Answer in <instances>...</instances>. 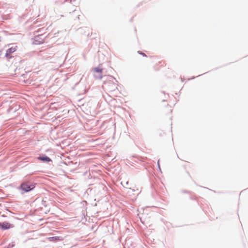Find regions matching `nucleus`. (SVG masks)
<instances>
[{"instance_id": "2", "label": "nucleus", "mask_w": 248, "mask_h": 248, "mask_svg": "<svg viewBox=\"0 0 248 248\" xmlns=\"http://www.w3.org/2000/svg\"><path fill=\"white\" fill-rule=\"evenodd\" d=\"M14 227V225L8 222H0V230H5Z\"/></svg>"}, {"instance_id": "4", "label": "nucleus", "mask_w": 248, "mask_h": 248, "mask_svg": "<svg viewBox=\"0 0 248 248\" xmlns=\"http://www.w3.org/2000/svg\"><path fill=\"white\" fill-rule=\"evenodd\" d=\"M166 65L165 62L164 61L160 59H157L155 63V67L156 69H159L160 67H163Z\"/></svg>"}, {"instance_id": "10", "label": "nucleus", "mask_w": 248, "mask_h": 248, "mask_svg": "<svg viewBox=\"0 0 248 248\" xmlns=\"http://www.w3.org/2000/svg\"><path fill=\"white\" fill-rule=\"evenodd\" d=\"M138 52L140 54L142 55L143 56L146 57V55L145 53H142V52Z\"/></svg>"}, {"instance_id": "1", "label": "nucleus", "mask_w": 248, "mask_h": 248, "mask_svg": "<svg viewBox=\"0 0 248 248\" xmlns=\"http://www.w3.org/2000/svg\"><path fill=\"white\" fill-rule=\"evenodd\" d=\"M21 189L25 192H28L35 187V186L30 183H24L21 185Z\"/></svg>"}, {"instance_id": "6", "label": "nucleus", "mask_w": 248, "mask_h": 248, "mask_svg": "<svg viewBox=\"0 0 248 248\" xmlns=\"http://www.w3.org/2000/svg\"><path fill=\"white\" fill-rule=\"evenodd\" d=\"M47 239L50 242H54L61 241L63 240V239L60 236L50 237H48L47 238Z\"/></svg>"}, {"instance_id": "8", "label": "nucleus", "mask_w": 248, "mask_h": 248, "mask_svg": "<svg viewBox=\"0 0 248 248\" xmlns=\"http://www.w3.org/2000/svg\"><path fill=\"white\" fill-rule=\"evenodd\" d=\"M38 159L39 160H42L43 161H46V162H50L51 160L49 157L46 156H43V157H41V156L38 157Z\"/></svg>"}, {"instance_id": "9", "label": "nucleus", "mask_w": 248, "mask_h": 248, "mask_svg": "<svg viewBox=\"0 0 248 248\" xmlns=\"http://www.w3.org/2000/svg\"><path fill=\"white\" fill-rule=\"evenodd\" d=\"M129 189H130V190H131L132 191H134V192L136 191V192H137L138 193H139L140 191V188L136 185L134 186H133L132 187H130Z\"/></svg>"}, {"instance_id": "3", "label": "nucleus", "mask_w": 248, "mask_h": 248, "mask_svg": "<svg viewBox=\"0 0 248 248\" xmlns=\"http://www.w3.org/2000/svg\"><path fill=\"white\" fill-rule=\"evenodd\" d=\"M16 46H12L7 50L5 54V57L7 59H9L13 57L11 54L16 50Z\"/></svg>"}, {"instance_id": "5", "label": "nucleus", "mask_w": 248, "mask_h": 248, "mask_svg": "<svg viewBox=\"0 0 248 248\" xmlns=\"http://www.w3.org/2000/svg\"><path fill=\"white\" fill-rule=\"evenodd\" d=\"M44 42L43 39L41 38L40 36H35L34 39L33 43L35 45H39Z\"/></svg>"}, {"instance_id": "7", "label": "nucleus", "mask_w": 248, "mask_h": 248, "mask_svg": "<svg viewBox=\"0 0 248 248\" xmlns=\"http://www.w3.org/2000/svg\"><path fill=\"white\" fill-rule=\"evenodd\" d=\"M93 71L94 72H96L99 73L98 77L100 78H102V69H100L98 67H95L93 69Z\"/></svg>"}]
</instances>
